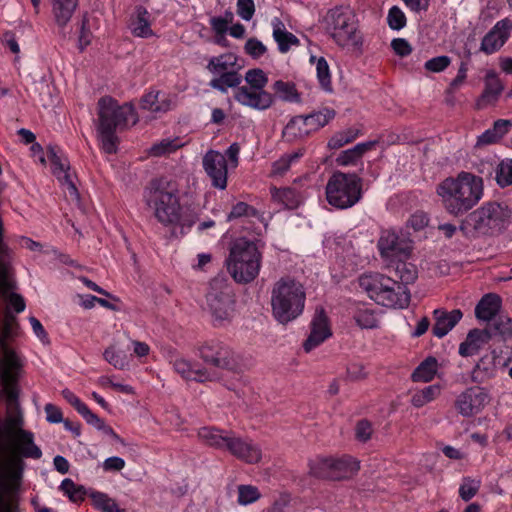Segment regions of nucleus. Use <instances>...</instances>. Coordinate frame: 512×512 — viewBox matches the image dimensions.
Listing matches in <instances>:
<instances>
[{"label":"nucleus","mask_w":512,"mask_h":512,"mask_svg":"<svg viewBox=\"0 0 512 512\" xmlns=\"http://www.w3.org/2000/svg\"><path fill=\"white\" fill-rule=\"evenodd\" d=\"M6 396V416L0 423V498L15 505L20 512L13 492L19 488L25 469L24 458L38 460L42 457L34 434L25 430L24 416L18 402L19 390L13 397Z\"/></svg>","instance_id":"obj_1"},{"label":"nucleus","mask_w":512,"mask_h":512,"mask_svg":"<svg viewBox=\"0 0 512 512\" xmlns=\"http://www.w3.org/2000/svg\"><path fill=\"white\" fill-rule=\"evenodd\" d=\"M483 190L481 177L461 171L456 177H448L440 182L436 193L449 214L460 216L479 203L483 197Z\"/></svg>","instance_id":"obj_2"},{"label":"nucleus","mask_w":512,"mask_h":512,"mask_svg":"<svg viewBox=\"0 0 512 512\" xmlns=\"http://www.w3.org/2000/svg\"><path fill=\"white\" fill-rule=\"evenodd\" d=\"M138 121L134 107L130 103L119 105L111 97H103L98 101L97 133L102 149L108 153L117 150V130H122Z\"/></svg>","instance_id":"obj_3"},{"label":"nucleus","mask_w":512,"mask_h":512,"mask_svg":"<svg viewBox=\"0 0 512 512\" xmlns=\"http://www.w3.org/2000/svg\"><path fill=\"white\" fill-rule=\"evenodd\" d=\"M325 29L334 43L348 53L360 55L363 52L364 36L359 19L349 6H336L324 16Z\"/></svg>","instance_id":"obj_4"},{"label":"nucleus","mask_w":512,"mask_h":512,"mask_svg":"<svg viewBox=\"0 0 512 512\" xmlns=\"http://www.w3.org/2000/svg\"><path fill=\"white\" fill-rule=\"evenodd\" d=\"M146 204L153 210L155 218L164 226L170 228H190L192 222L182 218L178 188L170 181H154L145 193Z\"/></svg>","instance_id":"obj_5"},{"label":"nucleus","mask_w":512,"mask_h":512,"mask_svg":"<svg viewBox=\"0 0 512 512\" xmlns=\"http://www.w3.org/2000/svg\"><path fill=\"white\" fill-rule=\"evenodd\" d=\"M261 263L262 253L257 242L239 237L230 244L225 266L237 283L252 282L259 275Z\"/></svg>","instance_id":"obj_6"},{"label":"nucleus","mask_w":512,"mask_h":512,"mask_svg":"<svg viewBox=\"0 0 512 512\" xmlns=\"http://www.w3.org/2000/svg\"><path fill=\"white\" fill-rule=\"evenodd\" d=\"M305 290L291 278H281L271 291V308L275 319L286 324L299 317L305 306Z\"/></svg>","instance_id":"obj_7"},{"label":"nucleus","mask_w":512,"mask_h":512,"mask_svg":"<svg viewBox=\"0 0 512 512\" xmlns=\"http://www.w3.org/2000/svg\"><path fill=\"white\" fill-rule=\"evenodd\" d=\"M359 285L379 305L404 308L409 304L407 288L389 276L380 273L364 274L359 278Z\"/></svg>","instance_id":"obj_8"},{"label":"nucleus","mask_w":512,"mask_h":512,"mask_svg":"<svg viewBox=\"0 0 512 512\" xmlns=\"http://www.w3.org/2000/svg\"><path fill=\"white\" fill-rule=\"evenodd\" d=\"M512 211L506 204L485 203L470 213L461 227L467 236L493 235L502 231L509 223Z\"/></svg>","instance_id":"obj_9"},{"label":"nucleus","mask_w":512,"mask_h":512,"mask_svg":"<svg viewBox=\"0 0 512 512\" xmlns=\"http://www.w3.org/2000/svg\"><path fill=\"white\" fill-rule=\"evenodd\" d=\"M362 198V179L355 173L337 171L326 184L327 202L337 209H348Z\"/></svg>","instance_id":"obj_10"},{"label":"nucleus","mask_w":512,"mask_h":512,"mask_svg":"<svg viewBox=\"0 0 512 512\" xmlns=\"http://www.w3.org/2000/svg\"><path fill=\"white\" fill-rule=\"evenodd\" d=\"M17 331L0 326V382L3 394H10L13 397L14 390H19L17 381L20 372V361L8 341L16 337Z\"/></svg>","instance_id":"obj_11"},{"label":"nucleus","mask_w":512,"mask_h":512,"mask_svg":"<svg viewBox=\"0 0 512 512\" xmlns=\"http://www.w3.org/2000/svg\"><path fill=\"white\" fill-rule=\"evenodd\" d=\"M206 306L215 326L229 324L236 314L235 299L229 289L212 287L206 296Z\"/></svg>","instance_id":"obj_12"},{"label":"nucleus","mask_w":512,"mask_h":512,"mask_svg":"<svg viewBox=\"0 0 512 512\" xmlns=\"http://www.w3.org/2000/svg\"><path fill=\"white\" fill-rule=\"evenodd\" d=\"M199 356L207 365L221 370H232L237 366L234 352L218 341H208L199 347Z\"/></svg>","instance_id":"obj_13"},{"label":"nucleus","mask_w":512,"mask_h":512,"mask_svg":"<svg viewBox=\"0 0 512 512\" xmlns=\"http://www.w3.org/2000/svg\"><path fill=\"white\" fill-rule=\"evenodd\" d=\"M490 395L482 387H470L462 391L454 401V407L462 417H473L489 404Z\"/></svg>","instance_id":"obj_14"},{"label":"nucleus","mask_w":512,"mask_h":512,"mask_svg":"<svg viewBox=\"0 0 512 512\" xmlns=\"http://www.w3.org/2000/svg\"><path fill=\"white\" fill-rule=\"evenodd\" d=\"M168 361L174 371L183 379L204 382L216 378L215 373L208 371L206 368L199 367L198 364L191 362L180 354L174 352L170 353Z\"/></svg>","instance_id":"obj_15"},{"label":"nucleus","mask_w":512,"mask_h":512,"mask_svg":"<svg viewBox=\"0 0 512 512\" xmlns=\"http://www.w3.org/2000/svg\"><path fill=\"white\" fill-rule=\"evenodd\" d=\"M203 168L210 177L212 186L224 190L227 187V161L222 153L209 150L203 157Z\"/></svg>","instance_id":"obj_16"},{"label":"nucleus","mask_w":512,"mask_h":512,"mask_svg":"<svg viewBox=\"0 0 512 512\" xmlns=\"http://www.w3.org/2000/svg\"><path fill=\"white\" fill-rule=\"evenodd\" d=\"M378 249L382 258L386 262L398 257H408L411 247L408 242L401 240L397 233L393 230H385L382 232L378 240Z\"/></svg>","instance_id":"obj_17"},{"label":"nucleus","mask_w":512,"mask_h":512,"mask_svg":"<svg viewBox=\"0 0 512 512\" xmlns=\"http://www.w3.org/2000/svg\"><path fill=\"white\" fill-rule=\"evenodd\" d=\"M226 450L237 459L248 464H256L262 459V450L258 444L235 433L232 434Z\"/></svg>","instance_id":"obj_18"},{"label":"nucleus","mask_w":512,"mask_h":512,"mask_svg":"<svg viewBox=\"0 0 512 512\" xmlns=\"http://www.w3.org/2000/svg\"><path fill=\"white\" fill-rule=\"evenodd\" d=\"M47 157L51 162L52 172L60 184L73 197H78V191L74 183V174L70 171V165L64 155L58 154L54 148H49Z\"/></svg>","instance_id":"obj_19"},{"label":"nucleus","mask_w":512,"mask_h":512,"mask_svg":"<svg viewBox=\"0 0 512 512\" xmlns=\"http://www.w3.org/2000/svg\"><path fill=\"white\" fill-rule=\"evenodd\" d=\"M234 99L241 105L255 110H266L273 104V96L266 90L240 86L234 91Z\"/></svg>","instance_id":"obj_20"},{"label":"nucleus","mask_w":512,"mask_h":512,"mask_svg":"<svg viewBox=\"0 0 512 512\" xmlns=\"http://www.w3.org/2000/svg\"><path fill=\"white\" fill-rule=\"evenodd\" d=\"M512 31V22L505 18L498 21L483 37L480 50L485 54L497 52L508 40Z\"/></svg>","instance_id":"obj_21"},{"label":"nucleus","mask_w":512,"mask_h":512,"mask_svg":"<svg viewBox=\"0 0 512 512\" xmlns=\"http://www.w3.org/2000/svg\"><path fill=\"white\" fill-rule=\"evenodd\" d=\"M332 335L328 318L321 309L316 312L311 322V332L304 342L303 347L306 352L312 351L314 348L322 344Z\"/></svg>","instance_id":"obj_22"},{"label":"nucleus","mask_w":512,"mask_h":512,"mask_svg":"<svg viewBox=\"0 0 512 512\" xmlns=\"http://www.w3.org/2000/svg\"><path fill=\"white\" fill-rule=\"evenodd\" d=\"M177 105L176 95L152 90L145 94L141 101V107L152 113H166Z\"/></svg>","instance_id":"obj_23"},{"label":"nucleus","mask_w":512,"mask_h":512,"mask_svg":"<svg viewBox=\"0 0 512 512\" xmlns=\"http://www.w3.org/2000/svg\"><path fill=\"white\" fill-rule=\"evenodd\" d=\"M504 90V85L494 70H488L484 77V90L476 105L479 109L495 104Z\"/></svg>","instance_id":"obj_24"},{"label":"nucleus","mask_w":512,"mask_h":512,"mask_svg":"<svg viewBox=\"0 0 512 512\" xmlns=\"http://www.w3.org/2000/svg\"><path fill=\"white\" fill-rule=\"evenodd\" d=\"M53 21L60 29H64L70 23L75 14L78 0H50Z\"/></svg>","instance_id":"obj_25"},{"label":"nucleus","mask_w":512,"mask_h":512,"mask_svg":"<svg viewBox=\"0 0 512 512\" xmlns=\"http://www.w3.org/2000/svg\"><path fill=\"white\" fill-rule=\"evenodd\" d=\"M462 316L463 314L459 309H454L450 312L436 309L434 311L435 324L432 328L433 334L438 338L444 337L456 326Z\"/></svg>","instance_id":"obj_26"},{"label":"nucleus","mask_w":512,"mask_h":512,"mask_svg":"<svg viewBox=\"0 0 512 512\" xmlns=\"http://www.w3.org/2000/svg\"><path fill=\"white\" fill-rule=\"evenodd\" d=\"M232 434L216 427H202L198 430V437L204 444L220 450L227 449Z\"/></svg>","instance_id":"obj_27"},{"label":"nucleus","mask_w":512,"mask_h":512,"mask_svg":"<svg viewBox=\"0 0 512 512\" xmlns=\"http://www.w3.org/2000/svg\"><path fill=\"white\" fill-rule=\"evenodd\" d=\"M489 339L488 331L473 329L468 333L465 341L460 344L459 354L463 357L473 356L479 352Z\"/></svg>","instance_id":"obj_28"},{"label":"nucleus","mask_w":512,"mask_h":512,"mask_svg":"<svg viewBox=\"0 0 512 512\" xmlns=\"http://www.w3.org/2000/svg\"><path fill=\"white\" fill-rule=\"evenodd\" d=\"M408 257L394 258L386 262L388 268L393 271L395 276L401 281V285L406 287L407 284L413 283L417 279V269L414 264L407 262Z\"/></svg>","instance_id":"obj_29"},{"label":"nucleus","mask_w":512,"mask_h":512,"mask_svg":"<svg viewBox=\"0 0 512 512\" xmlns=\"http://www.w3.org/2000/svg\"><path fill=\"white\" fill-rule=\"evenodd\" d=\"M129 28L136 37L148 38L154 35L151 29L150 14L141 7L137 8L134 16L131 17Z\"/></svg>","instance_id":"obj_30"},{"label":"nucleus","mask_w":512,"mask_h":512,"mask_svg":"<svg viewBox=\"0 0 512 512\" xmlns=\"http://www.w3.org/2000/svg\"><path fill=\"white\" fill-rule=\"evenodd\" d=\"M273 27V38L278 45V49L281 53H286L292 46H298V38L287 31L285 25L281 20L275 18L272 20Z\"/></svg>","instance_id":"obj_31"},{"label":"nucleus","mask_w":512,"mask_h":512,"mask_svg":"<svg viewBox=\"0 0 512 512\" xmlns=\"http://www.w3.org/2000/svg\"><path fill=\"white\" fill-rule=\"evenodd\" d=\"M359 470V463L350 456L333 458L332 479L340 480L353 476Z\"/></svg>","instance_id":"obj_32"},{"label":"nucleus","mask_w":512,"mask_h":512,"mask_svg":"<svg viewBox=\"0 0 512 512\" xmlns=\"http://www.w3.org/2000/svg\"><path fill=\"white\" fill-rule=\"evenodd\" d=\"M500 298L495 294L485 295L475 308V315L479 320L490 321L500 309Z\"/></svg>","instance_id":"obj_33"},{"label":"nucleus","mask_w":512,"mask_h":512,"mask_svg":"<svg viewBox=\"0 0 512 512\" xmlns=\"http://www.w3.org/2000/svg\"><path fill=\"white\" fill-rule=\"evenodd\" d=\"M271 196L274 202L284 206L288 209L297 208L302 202L301 195L294 189L286 188H271Z\"/></svg>","instance_id":"obj_34"},{"label":"nucleus","mask_w":512,"mask_h":512,"mask_svg":"<svg viewBox=\"0 0 512 512\" xmlns=\"http://www.w3.org/2000/svg\"><path fill=\"white\" fill-rule=\"evenodd\" d=\"M356 324L362 329H373L378 326V315L365 304H358L353 313Z\"/></svg>","instance_id":"obj_35"},{"label":"nucleus","mask_w":512,"mask_h":512,"mask_svg":"<svg viewBox=\"0 0 512 512\" xmlns=\"http://www.w3.org/2000/svg\"><path fill=\"white\" fill-rule=\"evenodd\" d=\"M373 146L374 142L359 143L353 148L342 151L337 157L336 162L340 166L353 165Z\"/></svg>","instance_id":"obj_36"},{"label":"nucleus","mask_w":512,"mask_h":512,"mask_svg":"<svg viewBox=\"0 0 512 512\" xmlns=\"http://www.w3.org/2000/svg\"><path fill=\"white\" fill-rule=\"evenodd\" d=\"M311 133L304 116H296L291 119L283 130L284 137L289 141L303 138Z\"/></svg>","instance_id":"obj_37"},{"label":"nucleus","mask_w":512,"mask_h":512,"mask_svg":"<svg viewBox=\"0 0 512 512\" xmlns=\"http://www.w3.org/2000/svg\"><path fill=\"white\" fill-rule=\"evenodd\" d=\"M237 64V56L233 53H224L216 57H212L208 64L207 69L214 75H220L222 73L229 72L230 68H233Z\"/></svg>","instance_id":"obj_38"},{"label":"nucleus","mask_w":512,"mask_h":512,"mask_svg":"<svg viewBox=\"0 0 512 512\" xmlns=\"http://www.w3.org/2000/svg\"><path fill=\"white\" fill-rule=\"evenodd\" d=\"M441 392L442 386L439 384L426 386L423 389L417 390L413 393L411 397V404L416 408H421L438 398Z\"/></svg>","instance_id":"obj_39"},{"label":"nucleus","mask_w":512,"mask_h":512,"mask_svg":"<svg viewBox=\"0 0 512 512\" xmlns=\"http://www.w3.org/2000/svg\"><path fill=\"white\" fill-rule=\"evenodd\" d=\"M242 81L241 75L236 71L222 73L211 79L209 85L222 93H226L229 88H238Z\"/></svg>","instance_id":"obj_40"},{"label":"nucleus","mask_w":512,"mask_h":512,"mask_svg":"<svg viewBox=\"0 0 512 512\" xmlns=\"http://www.w3.org/2000/svg\"><path fill=\"white\" fill-rule=\"evenodd\" d=\"M89 496L93 506L102 512H125V510L119 508L116 501L106 493L93 490L90 491Z\"/></svg>","instance_id":"obj_41"},{"label":"nucleus","mask_w":512,"mask_h":512,"mask_svg":"<svg viewBox=\"0 0 512 512\" xmlns=\"http://www.w3.org/2000/svg\"><path fill=\"white\" fill-rule=\"evenodd\" d=\"M184 143L180 138H166L162 139L159 142L154 143L150 149L149 154L155 157H161L165 155H169L175 152L177 149L181 148Z\"/></svg>","instance_id":"obj_42"},{"label":"nucleus","mask_w":512,"mask_h":512,"mask_svg":"<svg viewBox=\"0 0 512 512\" xmlns=\"http://www.w3.org/2000/svg\"><path fill=\"white\" fill-rule=\"evenodd\" d=\"M303 156V150L299 149L295 152H292L290 154H286L282 156L280 159L275 161L272 164V170L271 175L272 176H282L284 173H286L291 165L298 161Z\"/></svg>","instance_id":"obj_43"},{"label":"nucleus","mask_w":512,"mask_h":512,"mask_svg":"<svg viewBox=\"0 0 512 512\" xmlns=\"http://www.w3.org/2000/svg\"><path fill=\"white\" fill-rule=\"evenodd\" d=\"M437 372V361L429 358L422 362L412 374V379L416 382H429Z\"/></svg>","instance_id":"obj_44"},{"label":"nucleus","mask_w":512,"mask_h":512,"mask_svg":"<svg viewBox=\"0 0 512 512\" xmlns=\"http://www.w3.org/2000/svg\"><path fill=\"white\" fill-rule=\"evenodd\" d=\"M333 457L316 458L309 462L310 474L318 478L332 479Z\"/></svg>","instance_id":"obj_45"},{"label":"nucleus","mask_w":512,"mask_h":512,"mask_svg":"<svg viewBox=\"0 0 512 512\" xmlns=\"http://www.w3.org/2000/svg\"><path fill=\"white\" fill-rule=\"evenodd\" d=\"M59 488L74 503L83 501L86 495L85 488L82 485H77L70 478H65Z\"/></svg>","instance_id":"obj_46"},{"label":"nucleus","mask_w":512,"mask_h":512,"mask_svg":"<svg viewBox=\"0 0 512 512\" xmlns=\"http://www.w3.org/2000/svg\"><path fill=\"white\" fill-rule=\"evenodd\" d=\"M335 113L333 110L324 109L309 115L304 116L308 128H310L311 132L318 130L319 128L325 126L331 119H333Z\"/></svg>","instance_id":"obj_47"},{"label":"nucleus","mask_w":512,"mask_h":512,"mask_svg":"<svg viewBox=\"0 0 512 512\" xmlns=\"http://www.w3.org/2000/svg\"><path fill=\"white\" fill-rule=\"evenodd\" d=\"M104 359L114 366L116 369L123 370L128 367V359L123 351L116 348L115 345H110L103 352Z\"/></svg>","instance_id":"obj_48"},{"label":"nucleus","mask_w":512,"mask_h":512,"mask_svg":"<svg viewBox=\"0 0 512 512\" xmlns=\"http://www.w3.org/2000/svg\"><path fill=\"white\" fill-rule=\"evenodd\" d=\"M273 89L279 98L284 101L298 102L300 100L293 83L278 80L273 84Z\"/></svg>","instance_id":"obj_49"},{"label":"nucleus","mask_w":512,"mask_h":512,"mask_svg":"<svg viewBox=\"0 0 512 512\" xmlns=\"http://www.w3.org/2000/svg\"><path fill=\"white\" fill-rule=\"evenodd\" d=\"M238 498L237 502L246 506L252 504L260 499L261 494L256 486L253 485H239L237 487Z\"/></svg>","instance_id":"obj_50"},{"label":"nucleus","mask_w":512,"mask_h":512,"mask_svg":"<svg viewBox=\"0 0 512 512\" xmlns=\"http://www.w3.org/2000/svg\"><path fill=\"white\" fill-rule=\"evenodd\" d=\"M245 81L249 88L265 90L264 88L268 83V77L262 69L254 68L245 73Z\"/></svg>","instance_id":"obj_51"},{"label":"nucleus","mask_w":512,"mask_h":512,"mask_svg":"<svg viewBox=\"0 0 512 512\" xmlns=\"http://www.w3.org/2000/svg\"><path fill=\"white\" fill-rule=\"evenodd\" d=\"M316 73H317V78L319 80L321 87L325 91L331 92L332 91L331 74H330L328 63L323 57L319 58L316 62Z\"/></svg>","instance_id":"obj_52"},{"label":"nucleus","mask_w":512,"mask_h":512,"mask_svg":"<svg viewBox=\"0 0 512 512\" xmlns=\"http://www.w3.org/2000/svg\"><path fill=\"white\" fill-rule=\"evenodd\" d=\"M480 484V480L471 479L468 477L464 478L459 488L460 497L464 501H469L477 494L480 488Z\"/></svg>","instance_id":"obj_53"},{"label":"nucleus","mask_w":512,"mask_h":512,"mask_svg":"<svg viewBox=\"0 0 512 512\" xmlns=\"http://www.w3.org/2000/svg\"><path fill=\"white\" fill-rule=\"evenodd\" d=\"M496 179L502 187L512 184V160H505L499 164Z\"/></svg>","instance_id":"obj_54"},{"label":"nucleus","mask_w":512,"mask_h":512,"mask_svg":"<svg viewBox=\"0 0 512 512\" xmlns=\"http://www.w3.org/2000/svg\"><path fill=\"white\" fill-rule=\"evenodd\" d=\"M387 23L391 29L400 30L406 25V16L398 6H393L388 12Z\"/></svg>","instance_id":"obj_55"},{"label":"nucleus","mask_w":512,"mask_h":512,"mask_svg":"<svg viewBox=\"0 0 512 512\" xmlns=\"http://www.w3.org/2000/svg\"><path fill=\"white\" fill-rule=\"evenodd\" d=\"M244 51L253 59H259L267 52V47L257 38H249L244 45Z\"/></svg>","instance_id":"obj_56"},{"label":"nucleus","mask_w":512,"mask_h":512,"mask_svg":"<svg viewBox=\"0 0 512 512\" xmlns=\"http://www.w3.org/2000/svg\"><path fill=\"white\" fill-rule=\"evenodd\" d=\"M257 215L258 212L253 207L249 206L245 202H238L232 207L230 213L227 216V219L230 221L236 218H240L242 216L255 217Z\"/></svg>","instance_id":"obj_57"},{"label":"nucleus","mask_w":512,"mask_h":512,"mask_svg":"<svg viewBox=\"0 0 512 512\" xmlns=\"http://www.w3.org/2000/svg\"><path fill=\"white\" fill-rule=\"evenodd\" d=\"M451 63V59L448 56L442 55L429 59L425 62V69L433 72L439 73L444 71Z\"/></svg>","instance_id":"obj_58"},{"label":"nucleus","mask_w":512,"mask_h":512,"mask_svg":"<svg viewBox=\"0 0 512 512\" xmlns=\"http://www.w3.org/2000/svg\"><path fill=\"white\" fill-rule=\"evenodd\" d=\"M355 139L352 131H345L335 134L328 141V147L331 149H339Z\"/></svg>","instance_id":"obj_59"},{"label":"nucleus","mask_w":512,"mask_h":512,"mask_svg":"<svg viewBox=\"0 0 512 512\" xmlns=\"http://www.w3.org/2000/svg\"><path fill=\"white\" fill-rule=\"evenodd\" d=\"M7 302V309H14L16 313H21L25 310V301L19 294L11 292V289L7 292L5 297H2Z\"/></svg>","instance_id":"obj_60"},{"label":"nucleus","mask_w":512,"mask_h":512,"mask_svg":"<svg viewBox=\"0 0 512 512\" xmlns=\"http://www.w3.org/2000/svg\"><path fill=\"white\" fill-rule=\"evenodd\" d=\"M255 13L253 0H237V14L245 21L252 19Z\"/></svg>","instance_id":"obj_61"},{"label":"nucleus","mask_w":512,"mask_h":512,"mask_svg":"<svg viewBox=\"0 0 512 512\" xmlns=\"http://www.w3.org/2000/svg\"><path fill=\"white\" fill-rule=\"evenodd\" d=\"M79 414L86 420V422L98 430H103L106 428L105 423L102 419H100L96 414H94L88 407L85 405L83 409L79 412Z\"/></svg>","instance_id":"obj_62"},{"label":"nucleus","mask_w":512,"mask_h":512,"mask_svg":"<svg viewBox=\"0 0 512 512\" xmlns=\"http://www.w3.org/2000/svg\"><path fill=\"white\" fill-rule=\"evenodd\" d=\"M372 435V426L366 421H359L355 428V436L361 442H366L371 438Z\"/></svg>","instance_id":"obj_63"},{"label":"nucleus","mask_w":512,"mask_h":512,"mask_svg":"<svg viewBox=\"0 0 512 512\" xmlns=\"http://www.w3.org/2000/svg\"><path fill=\"white\" fill-rule=\"evenodd\" d=\"M391 47L394 52L401 57L408 56L412 52L411 45L404 38L393 39L391 42Z\"/></svg>","instance_id":"obj_64"}]
</instances>
